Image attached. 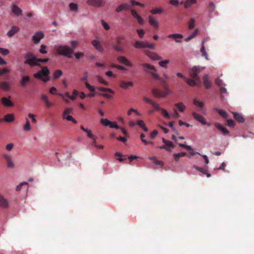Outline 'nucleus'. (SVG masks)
Instances as JSON below:
<instances>
[{
  "mask_svg": "<svg viewBox=\"0 0 254 254\" xmlns=\"http://www.w3.org/2000/svg\"><path fill=\"white\" fill-rule=\"evenodd\" d=\"M24 59H25L24 64H27L31 67L35 66H40L39 64V58L36 57L32 53L27 52L24 55Z\"/></svg>",
  "mask_w": 254,
  "mask_h": 254,
  "instance_id": "f257e3e1",
  "label": "nucleus"
},
{
  "mask_svg": "<svg viewBox=\"0 0 254 254\" xmlns=\"http://www.w3.org/2000/svg\"><path fill=\"white\" fill-rule=\"evenodd\" d=\"M56 50H57V52L59 55L65 56L68 58L72 57L74 52L73 49H71L66 45L59 46Z\"/></svg>",
  "mask_w": 254,
  "mask_h": 254,
  "instance_id": "f03ea898",
  "label": "nucleus"
},
{
  "mask_svg": "<svg viewBox=\"0 0 254 254\" xmlns=\"http://www.w3.org/2000/svg\"><path fill=\"white\" fill-rule=\"evenodd\" d=\"M141 65L143 67V72L148 73L153 76V78L159 80V76L155 73L154 66L146 63L143 64Z\"/></svg>",
  "mask_w": 254,
  "mask_h": 254,
  "instance_id": "7ed1b4c3",
  "label": "nucleus"
},
{
  "mask_svg": "<svg viewBox=\"0 0 254 254\" xmlns=\"http://www.w3.org/2000/svg\"><path fill=\"white\" fill-rule=\"evenodd\" d=\"M49 70L47 66L42 67L41 70L37 71L36 74H34V77L36 79H41L42 77H48Z\"/></svg>",
  "mask_w": 254,
  "mask_h": 254,
  "instance_id": "20e7f679",
  "label": "nucleus"
},
{
  "mask_svg": "<svg viewBox=\"0 0 254 254\" xmlns=\"http://www.w3.org/2000/svg\"><path fill=\"white\" fill-rule=\"evenodd\" d=\"M200 66L194 65L191 67L189 70V75L191 77V78L195 79V80H198V74L200 73Z\"/></svg>",
  "mask_w": 254,
  "mask_h": 254,
  "instance_id": "39448f33",
  "label": "nucleus"
},
{
  "mask_svg": "<svg viewBox=\"0 0 254 254\" xmlns=\"http://www.w3.org/2000/svg\"><path fill=\"white\" fill-rule=\"evenodd\" d=\"M3 157L6 162V167L8 169H13L15 167L14 161L12 160L11 156L7 154H3Z\"/></svg>",
  "mask_w": 254,
  "mask_h": 254,
  "instance_id": "423d86ee",
  "label": "nucleus"
},
{
  "mask_svg": "<svg viewBox=\"0 0 254 254\" xmlns=\"http://www.w3.org/2000/svg\"><path fill=\"white\" fill-rule=\"evenodd\" d=\"M192 117H193V118H194V119H195V121L199 122L202 125H207V126L210 125V123H207L205 121L204 118H203L202 116L194 112H192Z\"/></svg>",
  "mask_w": 254,
  "mask_h": 254,
  "instance_id": "0eeeda50",
  "label": "nucleus"
},
{
  "mask_svg": "<svg viewBox=\"0 0 254 254\" xmlns=\"http://www.w3.org/2000/svg\"><path fill=\"white\" fill-rule=\"evenodd\" d=\"M44 38V33L42 31H38L32 36V41L34 43L38 44L41 39Z\"/></svg>",
  "mask_w": 254,
  "mask_h": 254,
  "instance_id": "6e6552de",
  "label": "nucleus"
},
{
  "mask_svg": "<svg viewBox=\"0 0 254 254\" xmlns=\"http://www.w3.org/2000/svg\"><path fill=\"white\" fill-rule=\"evenodd\" d=\"M117 59L119 63L123 64L126 66L128 67H132L133 66V64H132L129 62L128 59L126 58V57L124 56H118Z\"/></svg>",
  "mask_w": 254,
  "mask_h": 254,
  "instance_id": "1a4fd4ad",
  "label": "nucleus"
},
{
  "mask_svg": "<svg viewBox=\"0 0 254 254\" xmlns=\"http://www.w3.org/2000/svg\"><path fill=\"white\" fill-rule=\"evenodd\" d=\"M92 45L96 50H98V51H103V47H102V45L100 42V39L98 37H96L93 40H92Z\"/></svg>",
  "mask_w": 254,
  "mask_h": 254,
  "instance_id": "9d476101",
  "label": "nucleus"
},
{
  "mask_svg": "<svg viewBox=\"0 0 254 254\" xmlns=\"http://www.w3.org/2000/svg\"><path fill=\"white\" fill-rule=\"evenodd\" d=\"M143 101L149 103L151 105L153 106V108H154V110H155L160 111L162 110L161 109V107H160L159 105L157 103H156V102H155L152 100H151L146 97H143Z\"/></svg>",
  "mask_w": 254,
  "mask_h": 254,
  "instance_id": "9b49d317",
  "label": "nucleus"
},
{
  "mask_svg": "<svg viewBox=\"0 0 254 254\" xmlns=\"http://www.w3.org/2000/svg\"><path fill=\"white\" fill-rule=\"evenodd\" d=\"M214 127H215L216 128L221 131L224 135H227L229 133L226 128L219 123H215Z\"/></svg>",
  "mask_w": 254,
  "mask_h": 254,
  "instance_id": "f8f14e48",
  "label": "nucleus"
},
{
  "mask_svg": "<svg viewBox=\"0 0 254 254\" xmlns=\"http://www.w3.org/2000/svg\"><path fill=\"white\" fill-rule=\"evenodd\" d=\"M30 77L25 75L21 77V81H20V85L21 87H25L28 83L30 82Z\"/></svg>",
  "mask_w": 254,
  "mask_h": 254,
  "instance_id": "ddd939ff",
  "label": "nucleus"
},
{
  "mask_svg": "<svg viewBox=\"0 0 254 254\" xmlns=\"http://www.w3.org/2000/svg\"><path fill=\"white\" fill-rule=\"evenodd\" d=\"M184 80H185L187 84L190 86H195L197 83H200V78H198V80L195 79V78H192L191 79L185 78Z\"/></svg>",
  "mask_w": 254,
  "mask_h": 254,
  "instance_id": "4468645a",
  "label": "nucleus"
},
{
  "mask_svg": "<svg viewBox=\"0 0 254 254\" xmlns=\"http://www.w3.org/2000/svg\"><path fill=\"white\" fill-rule=\"evenodd\" d=\"M88 3L97 7H100L103 4V0H88Z\"/></svg>",
  "mask_w": 254,
  "mask_h": 254,
  "instance_id": "2eb2a0df",
  "label": "nucleus"
},
{
  "mask_svg": "<svg viewBox=\"0 0 254 254\" xmlns=\"http://www.w3.org/2000/svg\"><path fill=\"white\" fill-rule=\"evenodd\" d=\"M1 103H2V104H3V106L6 107H12L13 106L12 102L7 97H2V98H1Z\"/></svg>",
  "mask_w": 254,
  "mask_h": 254,
  "instance_id": "dca6fc26",
  "label": "nucleus"
},
{
  "mask_svg": "<svg viewBox=\"0 0 254 254\" xmlns=\"http://www.w3.org/2000/svg\"><path fill=\"white\" fill-rule=\"evenodd\" d=\"M169 38H173L175 39V42L178 43H181L182 41L179 40L178 39L183 38V35L182 34H179L178 33H174L172 34H169V36H168Z\"/></svg>",
  "mask_w": 254,
  "mask_h": 254,
  "instance_id": "f3484780",
  "label": "nucleus"
},
{
  "mask_svg": "<svg viewBox=\"0 0 254 254\" xmlns=\"http://www.w3.org/2000/svg\"><path fill=\"white\" fill-rule=\"evenodd\" d=\"M11 10H12V13H14L15 15L18 16L21 15L22 14V10L21 8H19L16 5H13L12 7H11Z\"/></svg>",
  "mask_w": 254,
  "mask_h": 254,
  "instance_id": "a211bd4d",
  "label": "nucleus"
},
{
  "mask_svg": "<svg viewBox=\"0 0 254 254\" xmlns=\"http://www.w3.org/2000/svg\"><path fill=\"white\" fill-rule=\"evenodd\" d=\"M192 168L196 170L197 171H198L199 172H201V173H202L203 174L205 175L207 178H209L210 177V174L206 173V171L207 170H206V168H201L196 165H193V166H192Z\"/></svg>",
  "mask_w": 254,
  "mask_h": 254,
  "instance_id": "6ab92c4d",
  "label": "nucleus"
},
{
  "mask_svg": "<svg viewBox=\"0 0 254 254\" xmlns=\"http://www.w3.org/2000/svg\"><path fill=\"white\" fill-rule=\"evenodd\" d=\"M129 6L128 4L127 3H122L119 5L118 7H117V9H116V11L117 12L119 13L121 11H122L123 10H129Z\"/></svg>",
  "mask_w": 254,
  "mask_h": 254,
  "instance_id": "aec40b11",
  "label": "nucleus"
},
{
  "mask_svg": "<svg viewBox=\"0 0 254 254\" xmlns=\"http://www.w3.org/2000/svg\"><path fill=\"white\" fill-rule=\"evenodd\" d=\"M3 120L6 123H11L14 120V117L13 114H7L4 116Z\"/></svg>",
  "mask_w": 254,
  "mask_h": 254,
  "instance_id": "412c9836",
  "label": "nucleus"
},
{
  "mask_svg": "<svg viewBox=\"0 0 254 254\" xmlns=\"http://www.w3.org/2000/svg\"><path fill=\"white\" fill-rule=\"evenodd\" d=\"M193 104L195 106H198V108H199V109H198V111H199V112L202 113L203 114H205V111L203 109V102H199V101L196 100V99H194V100H193Z\"/></svg>",
  "mask_w": 254,
  "mask_h": 254,
  "instance_id": "4be33fe9",
  "label": "nucleus"
},
{
  "mask_svg": "<svg viewBox=\"0 0 254 254\" xmlns=\"http://www.w3.org/2000/svg\"><path fill=\"white\" fill-rule=\"evenodd\" d=\"M203 82H204V85L206 89H208L210 88L211 82L209 80V76L207 74H204V75L203 76Z\"/></svg>",
  "mask_w": 254,
  "mask_h": 254,
  "instance_id": "5701e85b",
  "label": "nucleus"
},
{
  "mask_svg": "<svg viewBox=\"0 0 254 254\" xmlns=\"http://www.w3.org/2000/svg\"><path fill=\"white\" fill-rule=\"evenodd\" d=\"M18 30L19 28L17 27L12 26V28H11V30L6 33V35H7L8 37L11 38L18 32Z\"/></svg>",
  "mask_w": 254,
  "mask_h": 254,
  "instance_id": "b1692460",
  "label": "nucleus"
},
{
  "mask_svg": "<svg viewBox=\"0 0 254 254\" xmlns=\"http://www.w3.org/2000/svg\"><path fill=\"white\" fill-rule=\"evenodd\" d=\"M146 55L153 61H159L161 59V56L156 53H149Z\"/></svg>",
  "mask_w": 254,
  "mask_h": 254,
  "instance_id": "393cba45",
  "label": "nucleus"
},
{
  "mask_svg": "<svg viewBox=\"0 0 254 254\" xmlns=\"http://www.w3.org/2000/svg\"><path fill=\"white\" fill-rule=\"evenodd\" d=\"M0 206L2 208L8 207V201L1 194H0Z\"/></svg>",
  "mask_w": 254,
  "mask_h": 254,
  "instance_id": "a878e982",
  "label": "nucleus"
},
{
  "mask_svg": "<svg viewBox=\"0 0 254 254\" xmlns=\"http://www.w3.org/2000/svg\"><path fill=\"white\" fill-rule=\"evenodd\" d=\"M147 43L145 42L137 41L134 43V48L136 49H143L145 48V46Z\"/></svg>",
  "mask_w": 254,
  "mask_h": 254,
  "instance_id": "bb28decb",
  "label": "nucleus"
},
{
  "mask_svg": "<svg viewBox=\"0 0 254 254\" xmlns=\"http://www.w3.org/2000/svg\"><path fill=\"white\" fill-rule=\"evenodd\" d=\"M0 88L3 90V91H7L9 90V83L3 81L0 83Z\"/></svg>",
  "mask_w": 254,
  "mask_h": 254,
  "instance_id": "cd10ccee",
  "label": "nucleus"
},
{
  "mask_svg": "<svg viewBox=\"0 0 254 254\" xmlns=\"http://www.w3.org/2000/svg\"><path fill=\"white\" fill-rule=\"evenodd\" d=\"M233 116H234L235 119L240 123H244V119L242 116V115L236 112L232 113Z\"/></svg>",
  "mask_w": 254,
  "mask_h": 254,
  "instance_id": "c85d7f7f",
  "label": "nucleus"
},
{
  "mask_svg": "<svg viewBox=\"0 0 254 254\" xmlns=\"http://www.w3.org/2000/svg\"><path fill=\"white\" fill-rule=\"evenodd\" d=\"M148 18H149V23H150V25L156 28L158 27V22L152 16H149Z\"/></svg>",
  "mask_w": 254,
  "mask_h": 254,
  "instance_id": "c756f323",
  "label": "nucleus"
},
{
  "mask_svg": "<svg viewBox=\"0 0 254 254\" xmlns=\"http://www.w3.org/2000/svg\"><path fill=\"white\" fill-rule=\"evenodd\" d=\"M152 93H153V96L156 97H164V94H163V92L157 89H153L152 90Z\"/></svg>",
  "mask_w": 254,
  "mask_h": 254,
  "instance_id": "7c9ffc66",
  "label": "nucleus"
},
{
  "mask_svg": "<svg viewBox=\"0 0 254 254\" xmlns=\"http://www.w3.org/2000/svg\"><path fill=\"white\" fill-rule=\"evenodd\" d=\"M132 85L133 83L132 82H126L125 81H122L121 83H120V87L124 89H127Z\"/></svg>",
  "mask_w": 254,
  "mask_h": 254,
  "instance_id": "2f4dec72",
  "label": "nucleus"
},
{
  "mask_svg": "<svg viewBox=\"0 0 254 254\" xmlns=\"http://www.w3.org/2000/svg\"><path fill=\"white\" fill-rule=\"evenodd\" d=\"M214 110L217 111V113H218L219 115L222 116L224 119H226L228 118V115L227 114L226 112L223 109H217L216 108H214Z\"/></svg>",
  "mask_w": 254,
  "mask_h": 254,
  "instance_id": "473e14b6",
  "label": "nucleus"
},
{
  "mask_svg": "<svg viewBox=\"0 0 254 254\" xmlns=\"http://www.w3.org/2000/svg\"><path fill=\"white\" fill-rule=\"evenodd\" d=\"M186 153L184 152L178 153H175L173 154L174 158H175V160L176 162L179 161V159H180V157H184L186 156Z\"/></svg>",
  "mask_w": 254,
  "mask_h": 254,
  "instance_id": "72a5a7b5",
  "label": "nucleus"
},
{
  "mask_svg": "<svg viewBox=\"0 0 254 254\" xmlns=\"http://www.w3.org/2000/svg\"><path fill=\"white\" fill-rule=\"evenodd\" d=\"M198 32V29H195V30H194V32H192V33H191V35H190V36L188 37L187 38H185V39H184V41H185L187 42H189L190 40L194 38Z\"/></svg>",
  "mask_w": 254,
  "mask_h": 254,
  "instance_id": "f704fd0d",
  "label": "nucleus"
},
{
  "mask_svg": "<svg viewBox=\"0 0 254 254\" xmlns=\"http://www.w3.org/2000/svg\"><path fill=\"white\" fill-rule=\"evenodd\" d=\"M200 52H201V57H204L206 60L209 61L207 54H206V51H205L204 46H201V49H200Z\"/></svg>",
  "mask_w": 254,
  "mask_h": 254,
  "instance_id": "c9c22d12",
  "label": "nucleus"
},
{
  "mask_svg": "<svg viewBox=\"0 0 254 254\" xmlns=\"http://www.w3.org/2000/svg\"><path fill=\"white\" fill-rule=\"evenodd\" d=\"M69 8L71 11H76L78 10V5L75 3L70 2L69 4Z\"/></svg>",
  "mask_w": 254,
  "mask_h": 254,
  "instance_id": "e433bc0d",
  "label": "nucleus"
},
{
  "mask_svg": "<svg viewBox=\"0 0 254 254\" xmlns=\"http://www.w3.org/2000/svg\"><path fill=\"white\" fill-rule=\"evenodd\" d=\"M175 106L177 107V109H178V111L180 112H183L184 111L185 106L184 104H183L182 103L180 102L179 103H177L175 104Z\"/></svg>",
  "mask_w": 254,
  "mask_h": 254,
  "instance_id": "4c0bfd02",
  "label": "nucleus"
},
{
  "mask_svg": "<svg viewBox=\"0 0 254 254\" xmlns=\"http://www.w3.org/2000/svg\"><path fill=\"white\" fill-rule=\"evenodd\" d=\"M61 75H62V71L60 69H58L54 71V73H53V78L57 79L61 77Z\"/></svg>",
  "mask_w": 254,
  "mask_h": 254,
  "instance_id": "58836bf2",
  "label": "nucleus"
},
{
  "mask_svg": "<svg viewBox=\"0 0 254 254\" xmlns=\"http://www.w3.org/2000/svg\"><path fill=\"white\" fill-rule=\"evenodd\" d=\"M196 3V0H187L185 1V8L190 7L191 5Z\"/></svg>",
  "mask_w": 254,
  "mask_h": 254,
  "instance_id": "ea45409f",
  "label": "nucleus"
},
{
  "mask_svg": "<svg viewBox=\"0 0 254 254\" xmlns=\"http://www.w3.org/2000/svg\"><path fill=\"white\" fill-rule=\"evenodd\" d=\"M195 22V20H194V18H191V19H190V21H189L188 29H191L193 28L194 27Z\"/></svg>",
  "mask_w": 254,
  "mask_h": 254,
  "instance_id": "a19ab883",
  "label": "nucleus"
},
{
  "mask_svg": "<svg viewBox=\"0 0 254 254\" xmlns=\"http://www.w3.org/2000/svg\"><path fill=\"white\" fill-rule=\"evenodd\" d=\"M101 123L102 125L107 127L111 125V122L107 120V119H101Z\"/></svg>",
  "mask_w": 254,
  "mask_h": 254,
  "instance_id": "79ce46f5",
  "label": "nucleus"
},
{
  "mask_svg": "<svg viewBox=\"0 0 254 254\" xmlns=\"http://www.w3.org/2000/svg\"><path fill=\"white\" fill-rule=\"evenodd\" d=\"M150 12L152 14H160L162 12V9L161 8H157L150 10Z\"/></svg>",
  "mask_w": 254,
  "mask_h": 254,
  "instance_id": "37998d69",
  "label": "nucleus"
},
{
  "mask_svg": "<svg viewBox=\"0 0 254 254\" xmlns=\"http://www.w3.org/2000/svg\"><path fill=\"white\" fill-rule=\"evenodd\" d=\"M46 46L45 45H41L40 46V50H39V52H40V53L42 55H45L47 54V51H46Z\"/></svg>",
  "mask_w": 254,
  "mask_h": 254,
  "instance_id": "c03bdc74",
  "label": "nucleus"
},
{
  "mask_svg": "<svg viewBox=\"0 0 254 254\" xmlns=\"http://www.w3.org/2000/svg\"><path fill=\"white\" fill-rule=\"evenodd\" d=\"M63 118L65 119L66 121H70L74 123L77 124V121L75 120L71 116H63Z\"/></svg>",
  "mask_w": 254,
  "mask_h": 254,
  "instance_id": "a18cd8bd",
  "label": "nucleus"
},
{
  "mask_svg": "<svg viewBox=\"0 0 254 254\" xmlns=\"http://www.w3.org/2000/svg\"><path fill=\"white\" fill-rule=\"evenodd\" d=\"M0 53L3 56H7L9 54V51L7 49L0 47Z\"/></svg>",
  "mask_w": 254,
  "mask_h": 254,
  "instance_id": "49530a36",
  "label": "nucleus"
},
{
  "mask_svg": "<svg viewBox=\"0 0 254 254\" xmlns=\"http://www.w3.org/2000/svg\"><path fill=\"white\" fill-rule=\"evenodd\" d=\"M162 142H163V143H165V144L167 145V146H168L169 147H171L172 148H174V147L175 146L174 145V144L173 143V142L170 141L166 140L164 138H162Z\"/></svg>",
  "mask_w": 254,
  "mask_h": 254,
  "instance_id": "de8ad7c7",
  "label": "nucleus"
},
{
  "mask_svg": "<svg viewBox=\"0 0 254 254\" xmlns=\"http://www.w3.org/2000/svg\"><path fill=\"white\" fill-rule=\"evenodd\" d=\"M169 63L168 60H164L159 62V65L162 67L167 68V64Z\"/></svg>",
  "mask_w": 254,
  "mask_h": 254,
  "instance_id": "09e8293b",
  "label": "nucleus"
},
{
  "mask_svg": "<svg viewBox=\"0 0 254 254\" xmlns=\"http://www.w3.org/2000/svg\"><path fill=\"white\" fill-rule=\"evenodd\" d=\"M23 129L25 131H29L30 129V122L27 119H26V123L23 126Z\"/></svg>",
  "mask_w": 254,
  "mask_h": 254,
  "instance_id": "8fccbe9b",
  "label": "nucleus"
},
{
  "mask_svg": "<svg viewBox=\"0 0 254 254\" xmlns=\"http://www.w3.org/2000/svg\"><path fill=\"white\" fill-rule=\"evenodd\" d=\"M158 148H159V149H165V150H166L167 151H168L169 152H171V149L170 148H173L171 147L168 146L166 144L161 145L160 146H158Z\"/></svg>",
  "mask_w": 254,
  "mask_h": 254,
  "instance_id": "3c124183",
  "label": "nucleus"
},
{
  "mask_svg": "<svg viewBox=\"0 0 254 254\" xmlns=\"http://www.w3.org/2000/svg\"><path fill=\"white\" fill-rule=\"evenodd\" d=\"M28 185V184H27V182H24L20 183V184L16 187V189H15V190H16L17 191H19L20 190H21V187L23 186H27Z\"/></svg>",
  "mask_w": 254,
  "mask_h": 254,
  "instance_id": "603ef678",
  "label": "nucleus"
},
{
  "mask_svg": "<svg viewBox=\"0 0 254 254\" xmlns=\"http://www.w3.org/2000/svg\"><path fill=\"white\" fill-rule=\"evenodd\" d=\"M215 83L218 86H225V83L220 78H217L215 79Z\"/></svg>",
  "mask_w": 254,
  "mask_h": 254,
  "instance_id": "864d4df0",
  "label": "nucleus"
},
{
  "mask_svg": "<svg viewBox=\"0 0 254 254\" xmlns=\"http://www.w3.org/2000/svg\"><path fill=\"white\" fill-rule=\"evenodd\" d=\"M113 48H114V50L118 52H121L124 50V47L118 45H114L113 46Z\"/></svg>",
  "mask_w": 254,
  "mask_h": 254,
  "instance_id": "5fc2aeb1",
  "label": "nucleus"
},
{
  "mask_svg": "<svg viewBox=\"0 0 254 254\" xmlns=\"http://www.w3.org/2000/svg\"><path fill=\"white\" fill-rule=\"evenodd\" d=\"M85 87L88 89V90L90 92H94V87L93 86L90 85L87 82L85 83Z\"/></svg>",
  "mask_w": 254,
  "mask_h": 254,
  "instance_id": "6e6d98bb",
  "label": "nucleus"
},
{
  "mask_svg": "<svg viewBox=\"0 0 254 254\" xmlns=\"http://www.w3.org/2000/svg\"><path fill=\"white\" fill-rule=\"evenodd\" d=\"M160 111L161 112H162V115H163L164 117L168 119L170 118V115L168 112H167L166 110L162 109Z\"/></svg>",
  "mask_w": 254,
  "mask_h": 254,
  "instance_id": "4d7b16f0",
  "label": "nucleus"
},
{
  "mask_svg": "<svg viewBox=\"0 0 254 254\" xmlns=\"http://www.w3.org/2000/svg\"><path fill=\"white\" fill-rule=\"evenodd\" d=\"M131 5H132L133 6L137 5V6H141V7H144L143 4L140 3L138 1H136L134 0H131Z\"/></svg>",
  "mask_w": 254,
  "mask_h": 254,
  "instance_id": "13d9d810",
  "label": "nucleus"
},
{
  "mask_svg": "<svg viewBox=\"0 0 254 254\" xmlns=\"http://www.w3.org/2000/svg\"><path fill=\"white\" fill-rule=\"evenodd\" d=\"M9 72L10 69L7 68H0V75H1L3 74L9 73Z\"/></svg>",
  "mask_w": 254,
  "mask_h": 254,
  "instance_id": "bf43d9fd",
  "label": "nucleus"
},
{
  "mask_svg": "<svg viewBox=\"0 0 254 254\" xmlns=\"http://www.w3.org/2000/svg\"><path fill=\"white\" fill-rule=\"evenodd\" d=\"M98 89L100 91L108 92L110 93H113V91L109 88H104V87H99V88H98Z\"/></svg>",
  "mask_w": 254,
  "mask_h": 254,
  "instance_id": "052dcab7",
  "label": "nucleus"
},
{
  "mask_svg": "<svg viewBox=\"0 0 254 254\" xmlns=\"http://www.w3.org/2000/svg\"><path fill=\"white\" fill-rule=\"evenodd\" d=\"M78 44V41L76 40L70 41V45H71V49L75 50L76 48L77 45Z\"/></svg>",
  "mask_w": 254,
  "mask_h": 254,
  "instance_id": "680f3d73",
  "label": "nucleus"
},
{
  "mask_svg": "<svg viewBox=\"0 0 254 254\" xmlns=\"http://www.w3.org/2000/svg\"><path fill=\"white\" fill-rule=\"evenodd\" d=\"M227 125L230 127H234L235 126V121L233 120H227Z\"/></svg>",
  "mask_w": 254,
  "mask_h": 254,
  "instance_id": "e2e57ef3",
  "label": "nucleus"
},
{
  "mask_svg": "<svg viewBox=\"0 0 254 254\" xmlns=\"http://www.w3.org/2000/svg\"><path fill=\"white\" fill-rule=\"evenodd\" d=\"M113 67H114L116 69L121 70H126V68L125 67V66H124L123 65H117V64H114V65H113Z\"/></svg>",
  "mask_w": 254,
  "mask_h": 254,
  "instance_id": "0e129e2a",
  "label": "nucleus"
},
{
  "mask_svg": "<svg viewBox=\"0 0 254 254\" xmlns=\"http://www.w3.org/2000/svg\"><path fill=\"white\" fill-rule=\"evenodd\" d=\"M131 15H132L133 17H134L135 18H141L140 16L138 15L137 13L136 12V11L135 10L131 9Z\"/></svg>",
  "mask_w": 254,
  "mask_h": 254,
  "instance_id": "69168bd1",
  "label": "nucleus"
},
{
  "mask_svg": "<svg viewBox=\"0 0 254 254\" xmlns=\"http://www.w3.org/2000/svg\"><path fill=\"white\" fill-rule=\"evenodd\" d=\"M179 146H180V147H182V148H185L188 150H191L192 149V148L190 145H187L185 144L180 143Z\"/></svg>",
  "mask_w": 254,
  "mask_h": 254,
  "instance_id": "338daca9",
  "label": "nucleus"
},
{
  "mask_svg": "<svg viewBox=\"0 0 254 254\" xmlns=\"http://www.w3.org/2000/svg\"><path fill=\"white\" fill-rule=\"evenodd\" d=\"M97 79H98V82H99L101 84H103L105 85H107V82L105 81L103 78H102L99 76H97Z\"/></svg>",
  "mask_w": 254,
  "mask_h": 254,
  "instance_id": "774afa93",
  "label": "nucleus"
}]
</instances>
